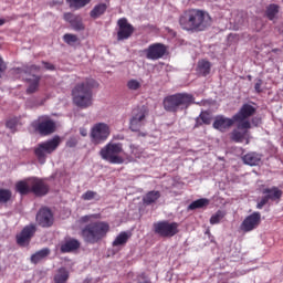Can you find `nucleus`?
Here are the masks:
<instances>
[{
	"label": "nucleus",
	"instance_id": "nucleus-1",
	"mask_svg": "<svg viewBox=\"0 0 283 283\" xmlns=\"http://www.w3.org/2000/svg\"><path fill=\"white\" fill-rule=\"evenodd\" d=\"M101 219V213H91L80 218V223L86 224L80 230V237L84 240V243L95 245L107 238L111 232V224Z\"/></svg>",
	"mask_w": 283,
	"mask_h": 283
},
{
	"label": "nucleus",
	"instance_id": "nucleus-2",
	"mask_svg": "<svg viewBox=\"0 0 283 283\" xmlns=\"http://www.w3.org/2000/svg\"><path fill=\"white\" fill-rule=\"evenodd\" d=\"M210 24V14L200 9H188L179 17V25L186 31L201 32Z\"/></svg>",
	"mask_w": 283,
	"mask_h": 283
},
{
	"label": "nucleus",
	"instance_id": "nucleus-3",
	"mask_svg": "<svg viewBox=\"0 0 283 283\" xmlns=\"http://www.w3.org/2000/svg\"><path fill=\"white\" fill-rule=\"evenodd\" d=\"M99 83L94 78H86L84 82L77 83V85L71 91L73 96V105L82 109H87L93 105V92L98 90Z\"/></svg>",
	"mask_w": 283,
	"mask_h": 283
},
{
	"label": "nucleus",
	"instance_id": "nucleus-4",
	"mask_svg": "<svg viewBox=\"0 0 283 283\" xmlns=\"http://www.w3.org/2000/svg\"><path fill=\"white\" fill-rule=\"evenodd\" d=\"M148 116H149V108L146 105L136 106L130 112L128 129L132 133H136L138 138L147 137V133L142 132V129L146 126Z\"/></svg>",
	"mask_w": 283,
	"mask_h": 283
},
{
	"label": "nucleus",
	"instance_id": "nucleus-5",
	"mask_svg": "<svg viewBox=\"0 0 283 283\" xmlns=\"http://www.w3.org/2000/svg\"><path fill=\"white\" fill-rule=\"evenodd\" d=\"M192 103H195V96L189 93H177L163 99L164 109L172 114L178 113L180 109H187Z\"/></svg>",
	"mask_w": 283,
	"mask_h": 283
},
{
	"label": "nucleus",
	"instance_id": "nucleus-6",
	"mask_svg": "<svg viewBox=\"0 0 283 283\" xmlns=\"http://www.w3.org/2000/svg\"><path fill=\"white\" fill-rule=\"evenodd\" d=\"M124 153V146L122 143H107L99 149V157L102 160L109 165H124L125 158L120 155Z\"/></svg>",
	"mask_w": 283,
	"mask_h": 283
},
{
	"label": "nucleus",
	"instance_id": "nucleus-7",
	"mask_svg": "<svg viewBox=\"0 0 283 283\" xmlns=\"http://www.w3.org/2000/svg\"><path fill=\"white\" fill-rule=\"evenodd\" d=\"M61 145L60 136H55L52 139H49L44 143L38 144V147L33 150L35 158L40 165H44L48 158V155H52Z\"/></svg>",
	"mask_w": 283,
	"mask_h": 283
},
{
	"label": "nucleus",
	"instance_id": "nucleus-8",
	"mask_svg": "<svg viewBox=\"0 0 283 283\" xmlns=\"http://www.w3.org/2000/svg\"><path fill=\"white\" fill-rule=\"evenodd\" d=\"M111 137V127L106 123H95L90 130V140L94 146L105 144Z\"/></svg>",
	"mask_w": 283,
	"mask_h": 283
},
{
	"label": "nucleus",
	"instance_id": "nucleus-9",
	"mask_svg": "<svg viewBox=\"0 0 283 283\" xmlns=\"http://www.w3.org/2000/svg\"><path fill=\"white\" fill-rule=\"evenodd\" d=\"M33 130L42 137H48L56 132V124L50 116H40L31 123Z\"/></svg>",
	"mask_w": 283,
	"mask_h": 283
},
{
	"label": "nucleus",
	"instance_id": "nucleus-10",
	"mask_svg": "<svg viewBox=\"0 0 283 283\" xmlns=\"http://www.w3.org/2000/svg\"><path fill=\"white\" fill-rule=\"evenodd\" d=\"M252 128L251 122H237V128H234L230 134V139L235 144L245 145L250 144V129Z\"/></svg>",
	"mask_w": 283,
	"mask_h": 283
},
{
	"label": "nucleus",
	"instance_id": "nucleus-11",
	"mask_svg": "<svg viewBox=\"0 0 283 283\" xmlns=\"http://www.w3.org/2000/svg\"><path fill=\"white\" fill-rule=\"evenodd\" d=\"M155 234L160 238H174L179 233V223L168 220L158 221L153 224Z\"/></svg>",
	"mask_w": 283,
	"mask_h": 283
},
{
	"label": "nucleus",
	"instance_id": "nucleus-12",
	"mask_svg": "<svg viewBox=\"0 0 283 283\" xmlns=\"http://www.w3.org/2000/svg\"><path fill=\"white\" fill-rule=\"evenodd\" d=\"M263 197L256 203V209L262 210L270 201H279L283 197V191L277 187L264 188L262 190Z\"/></svg>",
	"mask_w": 283,
	"mask_h": 283
},
{
	"label": "nucleus",
	"instance_id": "nucleus-13",
	"mask_svg": "<svg viewBox=\"0 0 283 283\" xmlns=\"http://www.w3.org/2000/svg\"><path fill=\"white\" fill-rule=\"evenodd\" d=\"M38 228L34 223H29L22 228L20 233L15 234V243L20 247H28L34 238Z\"/></svg>",
	"mask_w": 283,
	"mask_h": 283
},
{
	"label": "nucleus",
	"instance_id": "nucleus-14",
	"mask_svg": "<svg viewBox=\"0 0 283 283\" xmlns=\"http://www.w3.org/2000/svg\"><path fill=\"white\" fill-rule=\"evenodd\" d=\"M262 222L261 212L254 211L251 214L247 216L240 224V230L243 233H250L256 230Z\"/></svg>",
	"mask_w": 283,
	"mask_h": 283
},
{
	"label": "nucleus",
	"instance_id": "nucleus-15",
	"mask_svg": "<svg viewBox=\"0 0 283 283\" xmlns=\"http://www.w3.org/2000/svg\"><path fill=\"white\" fill-rule=\"evenodd\" d=\"M143 52L148 61H159L167 54V46L163 43H153Z\"/></svg>",
	"mask_w": 283,
	"mask_h": 283
},
{
	"label": "nucleus",
	"instance_id": "nucleus-16",
	"mask_svg": "<svg viewBox=\"0 0 283 283\" xmlns=\"http://www.w3.org/2000/svg\"><path fill=\"white\" fill-rule=\"evenodd\" d=\"M117 41H127L133 35L135 28L128 22L126 18H120L117 20Z\"/></svg>",
	"mask_w": 283,
	"mask_h": 283
},
{
	"label": "nucleus",
	"instance_id": "nucleus-17",
	"mask_svg": "<svg viewBox=\"0 0 283 283\" xmlns=\"http://www.w3.org/2000/svg\"><path fill=\"white\" fill-rule=\"evenodd\" d=\"M35 222H38V226L41 228H51L54 223L52 210L48 207L41 208L38 214H35Z\"/></svg>",
	"mask_w": 283,
	"mask_h": 283
},
{
	"label": "nucleus",
	"instance_id": "nucleus-18",
	"mask_svg": "<svg viewBox=\"0 0 283 283\" xmlns=\"http://www.w3.org/2000/svg\"><path fill=\"white\" fill-rule=\"evenodd\" d=\"M29 187L35 197H45L50 191V186L40 178H29Z\"/></svg>",
	"mask_w": 283,
	"mask_h": 283
},
{
	"label": "nucleus",
	"instance_id": "nucleus-19",
	"mask_svg": "<svg viewBox=\"0 0 283 283\" xmlns=\"http://www.w3.org/2000/svg\"><path fill=\"white\" fill-rule=\"evenodd\" d=\"M235 123L237 120L234 119V116H232V118H229L223 115H218L214 117L212 128L220 133H227L231 127H233Z\"/></svg>",
	"mask_w": 283,
	"mask_h": 283
},
{
	"label": "nucleus",
	"instance_id": "nucleus-20",
	"mask_svg": "<svg viewBox=\"0 0 283 283\" xmlns=\"http://www.w3.org/2000/svg\"><path fill=\"white\" fill-rule=\"evenodd\" d=\"M255 113L256 108L253 105L243 104L239 112L233 115V120H235V123H250L248 119L254 116Z\"/></svg>",
	"mask_w": 283,
	"mask_h": 283
},
{
	"label": "nucleus",
	"instance_id": "nucleus-21",
	"mask_svg": "<svg viewBox=\"0 0 283 283\" xmlns=\"http://www.w3.org/2000/svg\"><path fill=\"white\" fill-rule=\"evenodd\" d=\"M80 248H81L80 240H77L75 238H66V239H64L62 244H60V252L62 254L73 253V252L80 250Z\"/></svg>",
	"mask_w": 283,
	"mask_h": 283
},
{
	"label": "nucleus",
	"instance_id": "nucleus-22",
	"mask_svg": "<svg viewBox=\"0 0 283 283\" xmlns=\"http://www.w3.org/2000/svg\"><path fill=\"white\" fill-rule=\"evenodd\" d=\"M64 21L69 22L71 28L75 31H82L85 29L82 17L72 12L64 13Z\"/></svg>",
	"mask_w": 283,
	"mask_h": 283
},
{
	"label": "nucleus",
	"instance_id": "nucleus-23",
	"mask_svg": "<svg viewBox=\"0 0 283 283\" xmlns=\"http://www.w3.org/2000/svg\"><path fill=\"white\" fill-rule=\"evenodd\" d=\"M41 77L31 73L27 72L24 73V81L29 84V87H27V94H34L39 90Z\"/></svg>",
	"mask_w": 283,
	"mask_h": 283
},
{
	"label": "nucleus",
	"instance_id": "nucleus-24",
	"mask_svg": "<svg viewBox=\"0 0 283 283\" xmlns=\"http://www.w3.org/2000/svg\"><path fill=\"white\" fill-rule=\"evenodd\" d=\"M242 161L250 167H256L260 166L262 161V155L258 153H248L242 157Z\"/></svg>",
	"mask_w": 283,
	"mask_h": 283
},
{
	"label": "nucleus",
	"instance_id": "nucleus-25",
	"mask_svg": "<svg viewBox=\"0 0 283 283\" xmlns=\"http://www.w3.org/2000/svg\"><path fill=\"white\" fill-rule=\"evenodd\" d=\"M161 198V192L159 190H150L143 196V203L145 206H151L156 203Z\"/></svg>",
	"mask_w": 283,
	"mask_h": 283
},
{
	"label": "nucleus",
	"instance_id": "nucleus-26",
	"mask_svg": "<svg viewBox=\"0 0 283 283\" xmlns=\"http://www.w3.org/2000/svg\"><path fill=\"white\" fill-rule=\"evenodd\" d=\"M50 253H51V250L49 248H43L42 250L31 255V263L33 264L41 263L43 260H45L50 255Z\"/></svg>",
	"mask_w": 283,
	"mask_h": 283
},
{
	"label": "nucleus",
	"instance_id": "nucleus-27",
	"mask_svg": "<svg viewBox=\"0 0 283 283\" xmlns=\"http://www.w3.org/2000/svg\"><path fill=\"white\" fill-rule=\"evenodd\" d=\"M211 114L209 112H201L200 115L196 118V128H199L203 125L209 126L211 125Z\"/></svg>",
	"mask_w": 283,
	"mask_h": 283
},
{
	"label": "nucleus",
	"instance_id": "nucleus-28",
	"mask_svg": "<svg viewBox=\"0 0 283 283\" xmlns=\"http://www.w3.org/2000/svg\"><path fill=\"white\" fill-rule=\"evenodd\" d=\"M70 279V272L65 268L57 269V273L53 276L55 283H67Z\"/></svg>",
	"mask_w": 283,
	"mask_h": 283
},
{
	"label": "nucleus",
	"instance_id": "nucleus-29",
	"mask_svg": "<svg viewBox=\"0 0 283 283\" xmlns=\"http://www.w3.org/2000/svg\"><path fill=\"white\" fill-rule=\"evenodd\" d=\"M15 191L20 193V196H27L31 193V186H30V179L27 181H18L15 184Z\"/></svg>",
	"mask_w": 283,
	"mask_h": 283
},
{
	"label": "nucleus",
	"instance_id": "nucleus-30",
	"mask_svg": "<svg viewBox=\"0 0 283 283\" xmlns=\"http://www.w3.org/2000/svg\"><path fill=\"white\" fill-rule=\"evenodd\" d=\"M280 9H281V7L276 3H271V4L266 6L265 17L270 21L274 20L277 17V14L280 13Z\"/></svg>",
	"mask_w": 283,
	"mask_h": 283
},
{
	"label": "nucleus",
	"instance_id": "nucleus-31",
	"mask_svg": "<svg viewBox=\"0 0 283 283\" xmlns=\"http://www.w3.org/2000/svg\"><path fill=\"white\" fill-rule=\"evenodd\" d=\"M128 240H129V234L125 231H122L118 233V235L112 242V247L116 248V247L126 245Z\"/></svg>",
	"mask_w": 283,
	"mask_h": 283
},
{
	"label": "nucleus",
	"instance_id": "nucleus-32",
	"mask_svg": "<svg viewBox=\"0 0 283 283\" xmlns=\"http://www.w3.org/2000/svg\"><path fill=\"white\" fill-rule=\"evenodd\" d=\"M107 10V4L106 3H98L94 6V8L90 11V17L92 19H97L101 15H103Z\"/></svg>",
	"mask_w": 283,
	"mask_h": 283
},
{
	"label": "nucleus",
	"instance_id": "nucleus-33",
	"mask_svg": "<svg viewBox=\"0 0 283 283\" xmlns=\"http://www.w3.org/2000/svg\"><path fill=\"white\" fill-rule=\"evenodd\" d=\"M210 203L209 199L207 198H200L195 201H192L189 206V210H197V209H203L205 207H208Z\"/></svg>",
	"mask_w": 283,
	"mask_h": 283
},
{
	"label": "nucleus",
	"instance_id": "nucleus-34",
	"mask_svg": "<svg viewBox=\"0 0 283 283\" xmlns=\"http://www.w3.org/2000/svg\"><path fill=\"white\" fill-rule=\"evenodd\" d=\"M92 0H66V3H69V8L80 10L87 4H90Z\"/></svg>",
	"mask_w": 283,
	"mask_h": 283
},
{
	"label": "nucleus",
	"instance_id": "nucleus-35",
	"mask_svg": "<svg viewBox=\"0 0 283 283\" xmlns=\"http://www.w3.org/2000/svg\"><path fill=\"white\" fill-rule=\"evenodd\" d=\"M12 191L10 189H0V203L6 205L11 201Z\"/></svg>",
	"mask_w": 283,
	"mask_h": 283
},
{
	"label": "nucleus",
	"instance_id": "nucleus-36",
	"mask_svg": "<svg viewBox=\"0 0 283 283\" xmlns=\"http://www.w3.org/2000/svg\"><path fill=\"white\" fill-rule=\"evenodd\" d=\"M82 200H84V201H92V200L99 201L101 197L98 196V193L96 191L87 190L86 192H84L82 195Z\"/></svg>",
	"mask_w": 283,
	"mask_h": 283
},
{
	"label": "nucleus",
	"instance_id": "nucleus-37",
	"mask_svg": "<svg viewBox=\"0 0 283 283\" xmlns=\"http://www.w3.org/2000/svg\"><path fill=\"white\" fill-rule=\"evenodd\" d=\"M126 87L130 92H137V90H140V87H142V82L138 80L132 78V80L127 81Z\"/></svg>",
	"mask_w": 283,
	"mask_h": 283
},
{
	"label": "nucleus",
	"instance_id": "nucleus-38",
	"mask_svg": "<svg viewBox=\"0 0 283 283\" xmlns=\"http://www.w3.org/2000/svg\"><path fill=\"white\" fill-rule=\"evenodd\" d=\"M197 69L199 70V72H210L211 62H209L208 60H199Z\"/></svg>",
	"mask_w": 283,
	"mask_h": 283
},
{
	"label": "nucleus",
	"instance_id": "nucleus-39",
	"mask_svg": "<svg viewBox=\"0 0 283 283\" xmlns=\"http://www.w3.org/2000/svg\"><path fill=\"white\" fill-rule=\"evenodd\" d=\"M224 218V214L221 210H218L214 214L210 217V224L216 226L221 222V220Z\"/></svg>",
	"mask_w": 283,
	"mask_h": 283
},
{
	"label": "nucleus",
	"instance_id": "nucleus-40",
	"mask_svg": "<svg viewBox=\"0 0 283 283\" xmlns=\"http://www.w3.org/2000/svg\"><path fill=\"white\" fill-rule=\"evenodd\" d=\"M78 38L75 34L66 33L64 34V43L72 45L73 43H77Z\"/></svg>",
	"mask_w": 283,
	"mask_h": 283
},
{
	"label": "nucleus",
	"instance_id": "nucleus-41",
	"mask_svg": "<svg viewBox=\"0 0 283 283\" xmlns=\"http://www.w3.org/2000/svg\"><path fill=\"white\" fill-rule=\"evenodd\" d=\"M19 125V119L17 117H13L9 120H7V128L14 132Z\"/></svg>",
	"mask_w": 283,
	"mask_h": 283
},
{
	"label": "nucleus",
	"instance_id": "nucleus-42",
	"mask_svg": "<svg viewBox=\"0 0 283 283\" xmlns=\"http://www.w3.org/2000/svg\"><path fill=\"white\" fill-rule=\"evenodd\" d=\"M262 85H263L262 80H260V78L255 80L254 90H255L256 94H262V92H263Z\"/></svg>",
	"mask_w": 283,
	"mask_h": 283
},
{
	"label": "nucleus",
	"instance_id": "nucleus-43",
	"mask_svg": "<svg viewBox=\"0 0 283 283\" xmlns=\"http://www.w3.org/2000/svg\"><path fill=\"white\" fill-rule=\"evenodd\" d=\"M42 65H44V70H49L50 72H55L56 70L55 65L50 62L42 61Z\"/></svg>",
	"mask_w": 283,
	"mask_h": 283
},
{
	"label": "nucleus",
	"instance_id": "nucleus-44",
	"mask_svg": "<svg viewBox=\"0 0 283 283\" xmlns=\"http://www.w3.org/2000/svg\"><path fill=\"white\" fill-rule=\"evenodd\" d=\"M77 146V140L75 138H71L69 139V142H66V147L69 148H75Z\"/></svg>",
	"mask_w": 283,
	"mask_h": 283
},
{
	"label": "nucleus",
	"instance_id": "nucleus-45",
	"mask_svg": "<svg viewBox=\"0 0 283 283\" xmlns=\"http://www.w3.org/2000/svg\"><path fill=\"white\" fill-rule=\"evenodd\" d=\"M7 70V63L3 61V59L0 55V72H6Z\"/></svg>",
	"mask_w": 283,
	"mask_h": 283
},
{
	"label": "nucleus",
	"instance_id": "nucleus-46",
	"mask_svg": "<svg viewBox=\"0 0 283 283\" xmlns=\"http://www.w3.org/2000/svg\"><path fill=\"white\" fill-rule=\"evenodd\" d=\"M80 135L82 137H87V129L86 128H80Z\"/></svg>",
	"mask_w": 283,
	"mask_h": 283
},
{
	"label": "nucleus",
	"instance_id": "nucleus-47",
	"mask_svg": "<svg viewBox=\"0 0 283 283\" xmlns=\"http://www.w3.org/2000/svg\"><path fill=\"white\" fill-rule=\"evenodd\" d=\"M64 3V1H53V4H57V6H62Z\"/></svg>",
	"mask_w": 283,
	"mask_h": 283
},
{
	"label": "nucleus",
	"instance_id": "nucleus-48",
	"mask_svg": "<svg viewBox=\"0 0 283 283\" xmlns=\"http://www.w3.org/2000/svg\"><path fill=\"white\" fill-rule=\"evenodd\" d=\"M31 70H40V66L33 65L31 66Z\"/></svg>",
	"mask_w": 283,
	"mask_h": 283
},
{
	"label": "nucleus",
	"instance_id": "nucleus-49",
	"mask_svg": "<svg viewBox=\"0 0 283 283\" xmlns=\"http://www.w3.org/2000/svg\"><path fill=\"white\" fill-rule=\"evenodd\" d=\"M6 23V20L0 19V27Z\"/></svg>",
	"mask_w": 283,
	"mask_h": 283
},
{
	"label": "nucleus",
	"instance_id": "nucleus-50",
	"mask_svg": "<svg viewBox=\"0 0 283 283\" xmlns=\"http://www.w3.org/2000/svg\"><path fill=\"white\" fill-rule=\"evenodd\" d=\"M139 283H150V281H144V282H139Z\"/></svg>",
	"mask_w": 283,
	"mask_h": 283
},
{
	"label": "nucleus",
	"instance_id": "nucleus-51",
	"mask_svg": "<svg viewBox=\"0 0 283 283\" xmlns=\"http://www.w3.org/2000/svg\"><path fill=\"white\" fill-rule=\"evenodd\" d=\"M202 76H207V73H202Z\"/></svg>",
	"mask_w": 283,
	"mask_h": 283
},
{
	"label": "nucleus",
	"instance_id": "nucleus-52",
	"mask_svg": "<svg viewBox=\"0 0 283 283\" xmlns=\"http://www.w3.org/2000/svg\"><path fill=\"white\" fill-rule=\"evenodd\" d=\"M252 124H255V119H252Z\"/></svg>",
	"mask_w": 283,
	"mask_h": 283
},
{
	"label": "nucleus",
	"instance_id": "nucleus-53",
	"mask_svg": "<svg viewBox=\"0 0 283 283\" xmlns=\"http://www.w3.org/2000/svg\"><path fill=\"white\" fill-rule=\"evenodd\" d=\"M252 76H249V81H251Z\"/></svg>",
	"mask_w": 283,
	"mask_h": 283
}]
</instances>
